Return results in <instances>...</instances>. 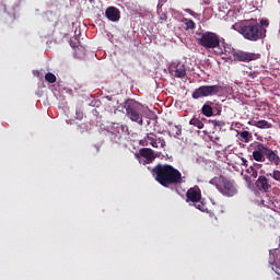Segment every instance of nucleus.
Segmentation results:
<instances>
[{
    "label": "nucleus",
    "mask_w": 280,
    "mask_h": 280,
    "mask_svg": "<svg viewBox=\"0 0 280 280\" xmlns=\"http://www.w3.org/2000/svg\"><path fill=\"white\" fill-rule=\"evenodd\" d=\"M151 176L164 188H171L184 183L182 173L171 164H158L151 168Z\"/></svg>",
    "instance_id": "nucleus-1"
},
{
    "label": "nucleus",
    "mask_w": 280,
    "mask_h": 280,
    "mask_svg": "<svg viewBox=\"0 0 280 280\" xmlns=\"http://www.w3.org/2000/svg\"><path fill=\"white\" fill-rule=\"evenodd\" d=\"M233 30L238 32L244 39L249 42H258L264 39L267 34V30L264 26H260L258 22H236L233 25Z\"/></svg>",
    "instance_id": "nucleus-2"
},
{
    "label": "nucleus",
    "mask_w": 280,
    "mask_h": 280,
    "mask_svg": "<svg viewBox=\"0 0 280 280\" xmlns=\"http://www.w3.org/2000/svg\"><path fill=\"white\" fill-rule=\"evenodd\" d=\"M196 42L200 47L212 49L215 56H218V51H224L225 47L230 46V44L225 43L224 38L212 32L197 33Z\"/></svg>",
    "instance_id": "nucleus-3"
},
{
    "label": "nucleus",
    "mask_w": 280,
    "mask_h": 280,
    "mask_svg": "<svg viewBox=\"0 0 280 280\" xmlns=\"http://www.w3.org/2000/svg\"><path fill=\"white\" fill-rule=\"evenodd\" d=\"M253 159L256 162L265 163L266 160L275 166L280 165V156L278 150L270 149L267 144L257 143L253 151Z\"/></svg>",
    "instance_id": "nucleus-4"
},
{
    "label": "nucleus",
    "mask_w": 280,
    "mask_h": 280,
    "mask_svg": "<svg viewBox=\"0 0 280 280\" xmlns=\"http://www.w3.org/2000/svg\"><path fill=\"white\" fill-rule=\"evenodd\" d=\"M217 56L218 57H221V56L231 57V56H233L234 61L244 62V63H249L252 61L260 59V54L248 52V51H244V50H241V49H234L232 47V45L226 46L225 49H223V51L221 49L218 50Z\"/></svg>",
    "instance_id": "nucleus-5"
},
{
    "label": "nucleus",
    "mask_w": 280,
    "mask_h": 280,
    "mask_svg": "<svg viewBox=\"0 0 280 280\" xmlns=\"http://www.w3.org/2000/svg\"><path fill=\"white\" fill-rule=\"evenodd\" d=\"M209 184L214 186L223 197L233 198L235 195L238 194L235 182L225 176L213 177L209 180Z\"/></svg>",
    "instance_id": "nucleus-6"
},
{
    "label": "nucleus",
    "mask_w": 280,
    "mask_h": 280,
    "mask_svg": "<svg viewBox=\"0 0 280 280\" xmlns=\"http://www.w3.org/2000/svg\"><path fill=\"white\" fill-rule=\"evenodd\" d=\"M124 108H126V115L129 120L143 126V105L133 100H129L124 104Z\"/></svg>",
    "instance_id": "nucleus-7"
},
{
    "label": "nucleus",
    "mask_w": 280,
    "mask_h": 280,
    "mask_svg": "<svg viewBox=\"0 0 280 280\" xmlns=\"http://www.w3.org/2000/svg\"><path fill=\"white\" fill-rule=\"evenodd\" d=\"M221 92V86L219 84L214 85H202L199 89H195L192 93L194 100H199L200 97H212Z\"/></svg>",
    "instance_id": "nucleus-8"
},
{
    "label": "nucleus",
    "mask_w": 280,
    "mask_h": 280,
    "mask_svg": "<svg viewBox=\"0 0 280 280\" xmlns=\"http://www.w3.org/2000/svg\"><path fill=\"white\" fill-rule=\"evenodd\" d=\"M201 200V189L199 186H194L192 188H188L186 192V202L187 203H196Z\"/></svg>",
    "instance_id": "nucleus-9"
},
{
    "label": "nucleus",
    "mask_w": 280,
    "mask_h": 280,
    "mask_svg": "<svg viewBox=\"0 0 280 280\" xmlns=\"http://www.w3.org/2000/svg\"><path fill=\"white\" fill-rule=\"evenodd\" d=\"M255 185L262 192H270L272 188V185L265 175L257 177Z\"/></svg>",
    "instance_id": "nucleus-10"
},
{
    "label": "nucleus",
    "mask_w": 280,
    "mask_h": 280,
    "mask_svg": "<svg viewBox=\"0 0 280 280\" xmlns=\"http://www.w3.org/2000/svg\"><path fill=\"white\" fill-rule=\"evenodd\" d=\"M140 156L145 160L144 164H151L156 159L154 151L150 148H142L140 150Z\"/></svg>",
    "instance_id": "nucleus-11"
},
{
    "label": "nucleus",
    "mask_w": 280,
    "mask_h": 280,
    "mask_svg": "<svg viewBox=\"0 0 280 280\" xmlns=\"http://www.w3.org/2000/svg\"><path fill=\"white\" fill-rule=\"evenodd\" d=\"M105 14H106V18H107L109 21H112V22H117V21H119V19H120V12H119V10H118L117 8H115V7H108L107 10H106V12H105Z\"/></svg>",
    "instance_id": "nucleus-12"
},
{
    "label": "nucleus",
    "mask_w": 280,
    "mask_h": 280,
    "mask_svg": "<svg viewBox=\"0 0 280 280\" xmlns=\"http://www.w3.org/2000/svg\"><path fill=\"white\" fill-rule=\"evenodd\" d=\"M249 126H255L259 129H270L272 128V124L266 120H253L248 122Z\"/></svg>",
    "instance_id": "nucleus-13"
},
{
    "label": "nucleus",
    "mask_w": 280,
    "mask_h": 280,
    "mask_svg": "<svg viewBox=\"0 0 280 280\" xmlns=\"http://www.w3.org/2000/svg\"><path fill=\"white\" fill-rule=\"evenodd\" d=\"M187 74L185 65H177L174 71V77L177 79H184Z\"/></svg>",
    "instance_id": "nucleus-14"
},
{
    "label": "nucleus",
    "mask_w": 280,
    "mask_h": 280,
    "mask_svg": "<svg viewBox=\"0 0 280 280\" xmlns=\"http://www.w3.org/2000/svg\"><path fill=\"white\" fill-rule=\"evenodd\" d=\"M201 113L206 117H212L213 116V108H212L211 105H208V104L202 105Z\"/></svg>",
    "instance_id": "nucleus-15"
},
{
    "label": "nucleus",
    "mask_w": 280,
    "mask_h": 280,
    "mask_svg": "<svg viewBox=\"0 0 280 280\" xmlns=\"http://www.w3.org/2000/svg\"><path fill=\"white\" fill-rule=\"evenodd\" d=\"M148 141L150 142V145L153 148H159L158 143V136L154 133H148L147 136Z\"/></svg>",
    "instance_id": "nucleus-16"
},
{
    "label": "nucleus",
    "mask_w": 280,
    "mask_h": 280,
    "mask_svg": "<svg viewBox=\"0 0 280 280\" xmlns=\"http://www.w3.org/2000/svg\"><path fill=\"white\" fill-rule=\"evenodd\" d=\"M189 125L195 126V127H197V129H200V130L205 128V124L201 122V120L196 117H194L192 119L189 120Z\"/></svg>",
    "instance_id": "nucleus-17"
},
{
    "label": "nucleus",
    "mask_w": 280,
    "mask_h": 280,
    "mask_svg": "<svg viewBox=\"0 0 280 280\" xmlns=\"http://www.w3.org/2000/svg\"><path fill=\"white\" fill-rule=\"evenodd\" d=\"M240 137H241V139H242V141H243L244 143H250L252 138H253L252 133L248 132V131H242V132L240 133Z\"/></svg>",
    "instance_id": "nucleus-18"
},
{
    "label": "nucleus",
    "mask_w": 280,
    "mask_h": 280,
    "mask_svg": "<svg viewBox=\"0 0 280 280\" xmlns=\"http://www.w3.org/2000/svg\"><path fill=\"white\" fill-rule=\"evenodd\" d=\"M189 205H192L196 209H199L201 212H206L207 210V206L200 200L198 202H189Z\"/></svg>",
    "instance_id": "nucleus-19"
},
{
    "label": "nucleus",
    "mask_w": 280,
    "mask_h": 280,
    "mask_svg": "<svg viewBox=\"0 0 280 280\" xmlns=\"http://www.w3.org/2000/svg\"><path fill=\"white\" fill-rule=\"evenodd\" d=\"M46 79V82H49L50 84H54L57 82V77L52 72H47L44 77Z\"/></svg>",
    "instance_id": "nucleus-20"
},
{
    "label": "nucleus",
    "mask_w": 280,
    "mask_h": 280,
    "mask_svg": "<svg viewBox=\"0 0 280 280\" xmlns=\"http://www.w3.org/2000/svg\"><path fill=\"white\" fill-rule=\"evenodd\" d=\"M184 24H186V30H195L196 24L192 20L184 19Z\"/></svg>",
    "instance_id": "nucleus-21"
},
{
    "label": "nucleus",
    "mask_w": 280,
    "mask_h": 280,
    "mask_svg": "<svg viewBox=\"0 0 280 280\" xmlns=\"http://www.w3.org/2000/svg\"><path fill=\"white\" fill-rule=\"evenodd\" d=\"M247 174H249L250 177L253 178H257L258 177V171L256 168H254V166H249L246 170Z\"/></svg>",
    "instance_id": "nucleus-22"
},
{
    "label": "nucleus",
    "mask_w": 280,
    "mask_h": 280,
    "mask_svg": "<svg viewBox=\"0 0 280 280\" xmlns=\"http://www.w3.org/2000/svg\"><path fill=\"white\" fill-rule=\"evenodd\" d=\"M269 176L280 183V171L279 170H275L272 173H269Z\"/></svg>",
    "instance_id": "nucleus-23"
},
{
    "label": "nucleus",
    "mask_w": 280,
    "mask_h": 280,
    "mask_svg": "<svg viewBox=\"0 0 280 280\" xmlns=\"http://www.w3.org/2000/svg\"><path fill=\"white\" fill-rule=\"evenodd\" d=\"M121 138V133L118 131L116 133H110V140H113L115 143H117Z\"/></svg>",
    "instance_id": "nucleus-24"
},
{
    "label": "nucleus",
    "mask_w": 280,
    "mask_h": 280,
    "mask_svg": "<svg viewBox=\"0 0 280 280\" xmlns=\"http://www.w3.org/2000/svg\"><path fill=\"white\" fill-rule=\"evenodd\" d=\"M78 43H79L78 38H75V37L70 38V47L79 48Z\"/></svg>",
    "instance_id": "nucleus-25"
},
{
    "label": "nucleus",
    "mask_w": 280,
    "mask_h": 280,
    "mask_svg": "<svg viewBox=\"0 0 280 280\" xmlns=\"http://www.w3.org/2000/svg\"><path fill=\"white\" fill-rule=\"evenodd\" d=\"M173 131H175L176 137H179L182 135V128L179 126H174Z\"/></svg>",
    "instance_id": "nucleus-26"
},
{
    "label": "nucleus",
    "mask_w": 280,
    "mask_h": 280,
    "mask_svg": "<svg viewBox=\"0 0 280 280\" xmlns=\"http://www.w3.org/2000/svg\"><path fill=\"white\" fill-rule=\"evenodd\" d=\"M270 25V22L268 20L262 19L260 21V27H268Z\"/></svg>",
    "instance_id": "nucleus-27"
},
{
    "label": "nucleus",
    "mask_w": 280,
    "mask_h": 280,
    "mask_svg": "<svg viewBox=\"0 0 280 280\" xmlns=\"http://www.w3.org/2000/svg\"><path fill=\"white\" fill-rule=\"evenodd\" d=\"M160 20H162V21H166L167 20V15H166V13H162V14H160Z\"/></svg>",
    "instance_id": "nucleus-28"
},
{
    "label": "nucleus",
    "mask_w": 280,
    "mask_h": 280,
    "mask_svg": "<svg viewBox=\"0 0 280 280\" xmlns=\"http://www.w3.org/2000/svg\"><path fill=\"white\" fill-rule=\"evenodd\" d=\"M201 4L209 5L211 3V0H201Z\"/></svg>",
    "instance_id": "nucleus-29"
},
{
    "label": "nucleus",
    "mask_w": 280,
    "mask_h": 280,
    "mask_svg": "<svg viewBox=\"0 0 280 280\" xmlns=\"http://www.w3.org/2000/svg\"><path fill=\"white\" fill-rule=\"evenodd\" d=\"M248 77H249L250 79H255V72H249V73H248Z\"/></svg>",
    "instance_id": "nucleus-30"
},
{
    "label": "nucleus",
    "mask_w": 280,
    "mask_h": 280,
    "mask_svg": "<svg viewBox=\"0 0 280 280\" xmlns=\"http://www.w3.org/2000/svg\"><path fill=\"white\" fill-rule=\"evenodd\" d=\"M186 12H187L188 14H190V15H194V14H195V12L191 11L190 9H187Z\"/></svg>",
    "instance_id": "nucleus-31"
},
{
    "label": "nucleus",
    "mask_w": 280,
    "mask_h": 280,
    "mask_svg": "<svg viewBox=\"0 0 280 280\" xmlns=\"http://www.w3.org/2000/svg\"><path fill=\"white\" fill-rule=\"evenodd\" d=\"M244 180L252 182V178L246 175V176H244Z\"/></svg>",
    "instance_id": "nucleus-32"
},
{
    "label": "nucleus",
    "mask_w": 280,
    "mask_h": 280,
    "mask_svg": "<svg viewBox=\"0 0 280 280\" xmlns=\"http://www.w3.org/2000/svg\"><path fill=\"white\" fill-rule=\"evenodd\" d=\"M277 261H279V265H280V249H279V254H277Z\"/></svg>",
    "instance_id": "nucleus-33"
},
{
    "label": "nucleus",
    "mask_w": 280,
    "mask_h": 280,
    "mask_svg": "<svg viewBox=\"0 0 280 280\" xmlns=\"http://www.w3.org/2000/svg\"><path fill=\"white\" fill-rule=\"evenodd\" d=\"M276 273H277V276H279L276 278V280H280V272L276 271Z\"/></svg>",
    "instance_id": "nucleus-34"
},
{
    "label": "nucleus",
    "mask_w": 280,
    "mask_h": 280,
    "mask_svg": "<svg viewBox=\"0 0 280 280\" xmlns=\"http://www.w3.org/2000/svg\"><path fill=\"white\" fill-rule=\"evenodd\" d=\"M39 74H40L39 71L34 72V75H36V77H39Z\"/></svg>",
    "instance_id": "nucleus-35"
},
{
    "label": "nucleus",
    "mask_w": 280,
    "mask_h": 280,
    "mask_svg": "<svg viewBox=\"0 0 280 280\" xmlns=\"http://www.w3.org/2000/svg\"><path fill=\"white\" fill-rule=\"evenodd\" d=\"M243 165H247V161L243 159Z\"/></svg>",
    "instance_id": "nucleus-36"
},
{
    "label": "nucleus",
    "mask_w": 280,
    "mask_h": 280,
    "mask_svg": "<svg viewBox=\"0 0 280 280\" xmlns=\"http://www.w3.org/2000/svg\"><path fill=\"white\" fill-rule=\"evenodd\" d=\"M77 115H79V118H82V114L77 113Z\"/></svg>",
    "instance_id": "nucleus-37"
},
{
    "label": "nucleus",
    "mask_w": 280,
    "mask_h": 280,
    "mask_svg": "<svg viewBox=\"0 0 280 280\" xmlns=\"http://www.w3.org/2000/svg\"><path fill=\"white\" fill-rule=\"evenodd\" d=\"M89 2H90V3H93V2H94V0H89Z\"/></svg>",
    "instance_id": "nucleus-38"
},
{
    "label": "nucleus",
    "mask_w": 280,
    "mask_h": 280,
    "mask_svg": "<svg viewBox=\"0 0 280 280\" xmlns=\"http://www.w3.org/2000/svg\"><path fill=\"white\" fill-rule=\"evenodd\" d=\"M279 210H280V205H279Z\"/></svg>",
    "instance_id": "nucleus-39"
}]
</instances>
